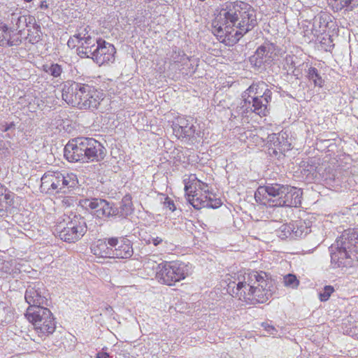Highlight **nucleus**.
<instances>
[{
  "instance_id": "2f4dec72",
  "label": "nucleus",
  "mask_w": 358,
  "mask_h": 358,
  "mask_svg": "<svg viewBox=\"0 0 358 358\" xmlns=\"http://www.w3.org/2000/svg\"><path fill=\"white\" fill-rule=\"evenodd\" d=\"M292 223L282 224L276 231L277 236L281 239L287 238L294 239L293 229Z\"/></svg>"
},
{
  "instance_id": "cd10ccee",
  "label": "nucleus",
  "mask_w": 358,
  "mask_h": 358,
  "mask_svg": "<svg viewBox=\"0 0 358 358\" xmlns=\"http://www.w3.org/2000/svg\"><path fill=\"white\" fill-rule=\"evenodd\" d=\"M134 211L133 203L131 201V196L130 195L124 196L121 201L120 210L118 214L122 217H127L131 215Z\"/></svg>"
},
{
  "instance_id": "c85d7f7f",
  "label": "nucleus",
  "mask_w": 358,
  "mask_h": 358,
  "mask_svg": "<svg viewBox=\"0 0 358 358\" xmlns=\"http://www.w3.org/2000/svg\"><path fill=\"white\" fill-rule=\"evenodd\" d=\"M42 70L54 78H61L63 67L57 63L46 64L42 66Z\"/></svg>"
},
{
  "instance_id": "58836bf2",
  "label": "nucleus",
  "mask_w": 358,
  "mask_h": 358,
  "mask_svg": "<svg viewBox=\"0 0 358 358\" xmlns=\"http://www.w3.org/2000/svg\"><path fill=\"white\" fill-rule=\"evenodd\" d=\"M34 29L35 30V33L33 34H28V36H27L29 41L32 44L38 43L41 40V31L39 29L38 26L34 27Z\"/></svg>"
},
{
  "instance_id": "20e7f679",
  "label": "nucleus",
  "mask_w": 358,
  "mask_h": 358,
  "mask_svg": "<svg viewBox=\"0 0 358 358\" xmlns=\"http://www.w3.org/2000/svg\"><path fill=\"white\" fill-rule=\"evenodd\" d=\"M64 157L69 162H99L105 157V148L92 138L79 137L69 141L64 147Z\"/></svg>"
},
{
  "instance_id": "c756f323",
  "label": "nucleus",
  "mask_w": 358,
  "mask_h": 358,
  "mask_svg": "<svg viewBox=\"0 0 358 358\" xmlns=\"http://www.w3.org/2000/svg\"><path fill=\"white\" fill-rule=\"evenodd\" d=\"M13 204V197L11 194L3 193L0 187V212L7 211Z\"/></svg>"
},
{
  "instance_id": "3c124183",
  "label": "nucleus",
  "mask_w": 358,
  "mask_h": 358,
  "mask_svg": "<svg viewBox=\"0 0 358 358\" xmlns=\"http://www.w3.org/2000/svg\"><path fill=\"white\" fill-rule=\"evenodd\" d=\"M221 95H222V93H221V92H217L215 93V99H218Z\"/></svg>"
},
{
  "instance_id": "864d4df0",
  "label": "nucleus",
  "mask_w": 358,
  "mask_h": 358,
  "mask_svg": "<svg viewBox=\"0 0 358 358\" xmlns=\"http://www.w3.org/2000/svg\"><path fill=\"white\" fill-rule=\"evenodd\" d=\"M357 253L358 254V243H357Z\"/></svg>"
},
{
  "instance_id": "c9c22d12",
  "label": "nucleus",
  "mask_w": 358,
  "mask_h": 358,
  "mask_svg": "<svg viewBox=\"0 0 358 358\" xmlns=\"http://www.w3.org/2000/svg\"><path fill=\"white\" fill-rule=\"evenodd\" d=\"M10 34L8 28L3 22H0V45H5L9 43Z\"/></svg>"
},
{
  "instance_id": "4468645a",
  "label": "nucleus",
  "mask_w": 358,
  "mask_h": 358,
  "mask_svg": "<svg viewBox=\"0 0 358 358\" xmlns=\"http://www.w3.org/2000/svg\"><path fill=\"white\" fill-rule=\"evenodd\" d=\"M187 200L193 206V199L203 197L209 192L208 185L199 180L195 174H190L183 180Z\"/></svg>"
},
{
  "instance_id": "37998d69",
  "label": "nucleus",
  "mask_w": 358,
  "mask_h": 358,
  "mask_svg": "<svg viewBox=\"0 0 358 358\" xmlns=\"http://www.w3.org/2000/svg\"><path fill=\"white\" fill-rule=\"evenodd\" d=\"M9 154V150L3 141L0 140V156H6Z\"/></svg>"
},
{
  "instance_id": "7ed1b4c3",
  "label": "nucleus",
  "mask_w": 358,
  "mask_h": 358,
  "mask_svg": "<svg viewBox=\"0 0 358 358\" xmlns=\"http://www.w3.org/2000/svg\"><path fill=\"white\" fill-rule=\"evenodd\" d=\"M357 244L358 231L355 229L345 230L329 248L332 266L352 267L354 261H358Z\"/></svg>"
},
{
  "instance_id": "f8f14e48",
  "label": "nucleus",
  "mask_w": 358,
  "mask_h": 358,
  "mask_svg": "<svg viewBox=\"0 0 358 358\" xmlns=\"http://www.w3.org/2000/svg\"><path fill=\"white\" fill-rule=\"evenodd\" d=\"M48 292L41 282L29 285L25 292L24 299L28 308H45L48 303Z\"/></svg>"
},
{
  "instance_id": "393cba45",
  "label": "nucleus",
  "mask_w": 358,
  "mask_h": 358,
  "mask_svg": "<svg viewBox=\"0 0 358 358\" xmlns=\"http://www.w3.org/2000/svg\"><path fill=\"white\" fill-rule=\"evenodd\" d=\"M294 239L297 238H303L310 231V225L309 222L305 220H296L292 223Z\"/></svg>"
},
{
  "instance_id": "de8ad7c7",
  "label": "nucleus",
  "mask_w": 358,
  "mask_h": 358,
  "mask_svg": "<svg viewBox=\"0 0 358 358\" xmlns=\"http://www.w3.org/2000/svg\"><path fill=\"white\" fill-rule=\"evenodd\" d=\"M96 358H109L110 356H109L108 353L101 351V352H99L96 354Z\"/></svg>"
},
{
  "instance_id": "72a5a7b5",
  "label": "nucleus",
  "mask_w": 358,
  "mask_h": 358,
  "mask_svg": "<svg viewBox=\"0 0 358 358\" xmlns=\"http://www.w3.org/2000/svg\"><path fill=\"white\" fill-rule=\"evenodd\" d=\"M212 32L218 38L221 43H224V31L222 25L220 23L217 18L214 20L212 22Z\"/></svg>"
},
{
  "instance_id": "8fccbe9b",
  "label": "nucleus",
  "mask_w": 358,
  "mask_h": 358,
  "mask_svg": "<svg viewBox=\"0 0 358 358\" xmlns=\"http://www.w3.org/2000/svg\"><path fill=\"white\" fill-rule=\"evenodd\" d=\"M152 238H153V235H149L147 238H144L143 240L146 244L150 245L152 244V242L151 241Z\"/></svg>"
},
{
  "instance_id": "6e6552de",
  "label": "nucleus",
  "mask_w": 358,
  "mask_h": 358,
  "mask_svg": "<svg viewBox=\"0 0 358 358\" xmlns=\"http://www.w3.org/2000/svg\"><path fill=\"white\" fill-rule=\"evenodd\" d=\"M188 273V266L182 262H165L157 265L155 278L159 282L172 286L184 280Z\"/></svg>"
},
{
  "instance_id": "b1692460",
  "label": "nucleus",
  "mask_w": 358,
  "mask_h": 358,
  "mask_svg": "<svg viewBox=\"0 0 358 358\" xmlns=\"http://www.w3.org/2000/svg\"><path fill=\"white\" fill-rule=\"evenodd\" d=\"M247 91L248 94L255 97L271 99L272 92L264 82L253 83Z\"/></svg>"
},
{
  "instance_id": "412c9836",
  "label": "nucleus",
  "mask_w": 358,
  "mask_h": 358,
  "mask_svg": "<svg viewBox=\"0 0 358 358\" xmlns=\"http://www.w3.org/2000/svg\"><path fill=\"white\" fill-rule=\"evenodd\" d=\"M215 196L212 192H209L206 196L199 198L193 199V207L195 209H201L203 208H217L222 206L220 199L214 198Z\"/></svg>"
},
{
  "instance_id": "ddd939ff",
  "label": "nucleus",
  "mask_w": 358,
  "mask_h": 358,
  "mask_svg": "<svg viewBox=\"0 0 358 358\" xmlns=\"http://www.w3.org/2000/svg\"><path fill=\"white\" fill-rule=\"evenodd\" d=\"M86 84L68 80L62 89V99L69 105L79 108L82 102V95L88 92L85 89Z\"/></svg>"
},
{
  "instance_id": "aec40b11",
  "label": "nucleus",
  "mask_w": 358,
  "mask_h": 358,
  "mask_svg": "<svg viewBox=\"0 0 358 358\" xmlns=\"http://www.w3.org/2000/svg\"><path fill=\"white\" fill-rule=\"evenodd\" d=\"M301 194L300 189L287 185V189H285L283 194L282 202L280 201L278 205L280 207H298L301 203Z\"/></svg>"
},
{
  "instance_id": "9b49d317",
  "label": "nucleus",
  "mask_w": 358,
  "mask_h": 358,
  "mask_svg": "<svg viewBox=\"0 0 358 358\" xmlns=\"http://www.w3.org/2000/svg\"><path fill=\"white\" fill-rule=\"evenodd\" d=\"M280 51V49L275 43L266 41L257 48L249 61L252 66L259 69L263 65L271 64Z\"/></svg>"
},
{
  "instance_id": "1a4fd4ad",
  "label": "nucleus",
  "mask_w": 358,
  "mask_h": 358,
  "mask_svg": "<svg viewBox=\"0 0 358 358\" xmlns=\"http://www.w3.org/2000/svg\"><path fill=\"white\" fill-rule=\"evenodd\" d=\"M66 223H59L55 229V233L65 242L75 243L80 239L87 231L85 220L74 215L68 217Z\"/></svg>"
},
{
  "instance_id": "49530a36",
  "label": "nucleus",
  "mask_w": 358,
  "mask_h": 358,
  "mask_svg": "<svg viewBox=\"0 0 358 358\" xmlns=\"http://www.w3.org/2000/svg\"><path fill=\"white\" fill-rule=\"evenodd\" d=\"M151 241L152 242V244L155 246H157V245H160L161 243H162V242H163L162 238L157 236H153V238H152Z\"/></svg>"
},
{
  "instance_id": "a19ab883",
  "label": "nucleus",
  "mask_w": 358,
  "mask_h": 358,
  "mask_svg": "<svg viewBox=\"0 0 358 358\" xmlns=\"http://www.w3.org/2000/svg\"><path fill=\"white\" fill-rule=\"evenodd\" d=\"M159 264H157V262L150 257L145 259L143 262V266L145 269L152 268V270H157V265Z\"/></svg>"
},
{
  "instance_id": "e433bc0d",
  "label": "nucleus",
  "mask_w": 358,
  "mask_h": 358,
  "mask_svg": "<svg viewBox=\"0 0 358 358\" xmlns=\"http://www.w3.org/2000/svg\"><path fill=\"white\" fill-rule=\"evenodd\" d=\"M335 291L331 285H326L319 292V299L321 301H327Z\"/></svg>"
},
{
  "instance_id": "ea45409f",
  "label": "nucleus",
  "mask_w": 358,
  "mask_h": 358,
  "mask_svg": "<svg viewBox=\"0 0 358 358\" xmlns=\"http://www.w3.org/2000/svg\"><path fill=\"white\" fill-rule=\"evenodd\" d=\"M262 327L267 331L268 335H272L273 336L278 335V330L274 326L269 324L267 322H263L262 324Z\"/></svg>"
},
{
  "instance_id": "0eeeda50",
  "label": "nucleus",
  "mask_w": 358,
  "mask_h": 358,
  "mask_svg": "<svg viewBox=\"0 0 358 358\" xmlns=\"http://www.w3.org/2000/svg\"><path fill=\"white\" fill-rule=\"evenodd\" d=\"M78 182L73 173L48 171L41 178V189L47 194L65 193L66 190L74 187Z\"/></svg>"
},
{
  "instance_id": "a878e982",
  "label": "nucleus",
  "mask_w": 358,
  "mask_h": 358,
  "mask_svg": "<svg viewBox=\"0 0 358 358\" xmlns=\"http://www.w3.org/2000/svg\"><path fill=\"white\" fill-rule=\"evenodd\" d=\"M270 143H272L275 149H278L280 152H285L291 148V144L287 142L283 134H271L268 136Z\"/></svg>"
},
{
  "instance_id": "4c0bfd02",
  "label": "nucleus",
  "mask_w": 358,
  "mask_h": 358,
  "mask_svg": "<svg viewBox=\"0 0 358 358\" xmlns=\"http://www.w3.org/2000/svg\"><path fill=\"white\" fill-rule=\"evenodd\" d=\"M284 284L287 287L296 288L298 287L299 281L296 275L293 274H288L284 277Z\"/></svg>"
},
{
  "instance_id": "2eb2a0df",
  "label": "nucleus",
  "mask_w": 358,
  "mask_h": 358,
  "mask_svg": "<svg viewBox=\"0 0 358 358\" xmlns=\"http://www.w3.org/2000/svg\"><path fill=\"white\" fill-rule=\"evenodd\" d=\"M109 243L112 248L111 258L129 259L134 254L131 242L127 238H109Z\"/></svg>"
},
{
  "instance_id": "dca6fc26",
  "label": "nucleus",
  "mask_w": 358,
  "mask_h": 358,
  "mask_svg": "<svg viewBox=\"0 0 358 358\" xmlns=\"http://www.w3.org/2000/svg\"><path fill=\"white\" fill-rule=\"evenodd\" d=\"M84 204L94 210V215L99 218L109 217L118 215V209L104 199H86Z\"/></svg>"
},
{
  "instance_id": "f3484780",
  "label": "nucleus",
  "mask_w": 358,
  "mask_h": 358,
  "mask_svg": "<svg viewBox=\"0 0 358 358\" xmlns=\"http://www.w3.org/2000/svg\"><path fill=\"white\" fill-rule=\"evenodd\" d=\"M194 120L185 117H178L172 124L174 135L178 138H189L193 137L195 134V127L193 123Z\"/></svg>"
},
{
  "instance_id": "7c9ffc66",
  "label": "nucleus",
  "mask_w": 358,
  "mask_h": 358,
  "mask_svg": "<svg viewBox=\"0 0 358 358\" xmlns=\"http://www.w3.org/2000/svg\"><path fill=\"white\" fill-rule=\"evenodd\" d=\"M330 16L326 13H322L313 18V27L322 29L323 31L329 26Z\"/></svg>"
},
{
  "instance_id": "4be33fe9",
  "label": "nucleus",
  "mask_w": 358,
  "mask_h": 358,
  "mask_svg": "<svg viewBox=\"0 0 358 358\" xmlns=\"http://www.w3.org/2000/svg\"><path fill=\"white\" fill-rule=\"evenodd\" d=\"M327 2L334 12L343 11L346 13L358 7V0H327Z\"/></svg>"
},
{
  "instance_id": "f704fd0d",
  "label": "nucleus",
  "mask_w": 358,
  "mask_h": 358,
  "mask_svg": "<svg viewBox=\"0 0 358 358\" xmlns=\"http://www.w3.org/2000/svg\"><path fill=\"white\" fill-rule=\"evenodd\" d=\"M188 58L183 52V51H180L177 48L173 49L172 54L170 56V61L173 63H180L183 62L184 60L187 59Z\"/></svg>"
},
{
  "instance_id": "bb28decb",
  "label": "nucleus",
  "mask_w": 358,
  "mask_h": 358,
  "mask_svg": "<svg viewBox=\"0 0 358 358\" xmlns=\"http://www.w3.org/2000/svg\"><path fill=\"white\" fill-rule=\"evenodd\" d=\"M30 17L22 15V12L19 10L13 12L10 15V22L13 28L18 31H22L27 26V19Z\"/></svg>"
},
{
  "instance_id": "6ab92c4d",
  "label": "nucleus",
  "mask_w": 358,
  "mask_h": 358,
  "mask_svg": "<svg viewBox=\"0 0 358 358\" xmlns=\"http://www.w3.org/2000/svg\"><path fill=\"white\" fill-rule=\"evenodd\" d=\"M244 97H245V95H244ZM244 100L245 105L243 107L245 108L247 112L250 110L260 116H266L268 111V104L271 99L255 97L248 94L247 98H244Z\"/></svg>"
},
{
  "instance_id": "423d86ee",
  "label": "nucleus",
  "mask_w": 358,
  "mask_h": 358,
  "mask_svg": "<svg viewBox=\"0 0 358 358\" xmlns=\"http://www.w3.org/2000/svg\"><path fill=\"white\" fill-rule=\"evenodd\" d=\"M25 317L33 325L36 334L42 339L52 334L55 331V319L47 308H27Z\"/></svg>"
},
{
  "instance_id": "f257e3e1",
  "label": "nucleus",
  "mask_w": 358,
  "mask_h": 358,
  "mask_svg": "<svg viewBox=\"0 0 358 358\" xmlns=\"http://www.w3.org/2000/svg\"><path fill=\"white\" fill-rule=\"evenodd\" d=\"M234 270L225 273V289L231 296L251 303H265L271 296L272 280L265 272Z\"/></svg>"
},
{
  "instance_id": "f03ea898",
  "label": "nucleus",
  "mask_w": 358,
  "mask_h": 358,
  "mask_svg": "<svg viewBox=\"0 0 358 358\" xmlns=\"http://www.w3.org/2000/svg\"><path fill=\"white\" fill-rule=\"evenodd\" d=\"M257 24L256 16L248 4L243 1L225 3V45L237 43Z\"/></svg>"
},
{
  "instance_id": "473e14b6",
  "label": "nucleus",
  "mask_w": 358,
  "mask_h": 358,
  "mask_svg": "<svg viewBox=\"0 0 358 358\" xmlns=\"http://www.w3.org/2000/svg\"><path fill=\"white\" fill-rule=\"evenodd\" d=\"M307 76L309 80H313L315 86L322 87L324 80L315 67H310L307 72Z\"/></svg>"
},
{
  "instance_id": "603ef678",
  "label": "nucleus",
  "mask_w": 358,
  "mask_h": 358,
  "mask_svg": "<svg viewBox=\"0 0 358 358\" xmlns=\"http://www.w3.org/2000/svg\"><path fill=\"white\" fill-rule=\"evenodd\" d=\"M27 2H31L32 0H24Z\"/></svg>"
},
{
  "instance_id": "9d476101",
  "label": "nucleus",
  "mask_w": 358,
  "mask_h": 358,
  "mask_svg": "<svg viewBox=\"0 0 358 358\" xmlns=\"http://www.w3.org/2000/svg\"><path fill=\"white\" fill-rule=\"evenodd\" d=\"M285 189L287 185L278 183L259 186L255 192V199L260 204L280 207L278 203L282 202Z\"/></svg>"
},
{
  "instance_id": "a18cd8bd",
  "label": "nucleus",
  "mask_w": 358,
  "mask_h": 358,
  "mask_svg": "<svg viewBox=\"0 0 358 358\" xmlns=\"http://www.w3.org/2000/svg\"><path fill=\"white\" fill-rule=\"evenodd\" d=\"M13 126H14V124L13 122L9 123V124L4 122L1 124L0 129L3 131H7Z\"/></svg>"
},
{
  "instance_id": "39448f33",
  "label": "nucleus",
  "mask_w": 358,
  "mask_h": 358,
  "mask_svg": "<svg viewBox=\"0 0 358 358\" xmlns=\"http://www.w3.org/2000/svg\"><path fill=\"white\" fill-rule=\"evenodd\" d=\"M80 46L77 48L80 57L91 58L99 66L104 65L115 60L116 52L113 45L103 39L92 37L87 33H80L78 36Z\"/></svg>"
},
{
  "instance_id": "5701e85b",
  "label": "nucleus",
  "mask_w": 358,
  "mask_h": 358,
  "mask_svg": "<svg viewBox=\"0 0 358 358\" xmlns=\"http://www.w3.org/2000/svg\"><path fill=\"white\" fill-rule=\"evenodd\" d=\"M111 246H110L109 238L99 239L91 248V250L96 256L105 258H111Z\"/></svg>"
},
{
  "instance_id": "09e8293b",
  "label": "nucleus",
  "mask_w": 358,
  "mask_h": 358,
  "mask_svg": "<svg viewBox=\"0 0 358 358\" xmlns=\"http://www.w3.org/2000/svg\"><path fill=\"white\" fill-rule=\"evenodd\" d=\"M326 180H328V178H326ZM329 180L330 181H333L334 182H335V185H339V182H340V180L338 179V178H336V175L334 173L332 174V177H329Z\"/></svg>"
},
{
  "instance_id": "79ce46f5",
  "label": "nucleus",
  "mask_w": 358,
  "mask_h": 358,
  "mask_svg": "<svg viewBox=\"0 0 358 358\" xmlns=\"http://www.w3.org/2000/svg\"><path fill=\"white\" fill-rule=\"evenodd\" d=\"M163 205H164V208H168L169 210H170L172 212H173L176 209L173 201L169 196H166L164 198V201H163Z\"/></svg>"
},
{
  "instance_id": "a211bd4d",
  "label": "nucleus",
  "mask_w": 358,
  "mask_h": 358,
  "mask_svg": "<svg viewBox=\"0 0 358 358\" xmlns=\"http://www.w3.org/2000/svg\"><path fill=\"white\" fill-rule=\"evenodd\" d=\"M86 91L82 95V102L80 103L79 109H95L103 99V94L92 85H87L85 87Z\"/></svg>"
},
{
  "instance_id": "c03bdc74",
  "label": "nucleus",
  "mask_w": 358,
  "mask_h": 358,
  "mask_svg": "<svg viewBox=\"0 0 358 358\" xmlns=\"http://www.w3.org/2000/svg\"><path fill=\"white\" fill-rule=\"evenodd\" d=\"M80 33H78V34H76L74 35L73 37L70 38V39L67 42V44L69 47L71 46H75V43L77 42L78 44V47L79 48L80 46V43L78 42V38H76V36H78V35Z\"/></svg>"
}]
</instances>
